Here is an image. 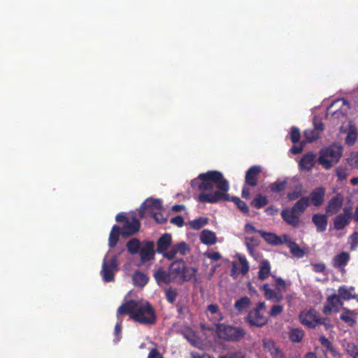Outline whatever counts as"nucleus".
Returning a JSON list of instances; mask_svg holds the SVG:
<instances>
[{"label": "nucleus", "instance_id": "52", "mask_svg": "<svg viewBox=\"0 0 358 358\" xmlns=\"http://www.w3.org/2000/svg\"><path fill=\"white\" fill-rule=\"evenodd\" d=\"M350 249L355 250L358 246V232H354L350 237Z\"/></svg>", "mask_w": 358, "mask_h": 358}, {"label": "nucleus", "instance_id": "49", "mask_svg": "<svg viewBox=\"0 0 358 358\" xmlns=\"http://www.w3.org/2000/svg\"><path fill=\"white\" fill-rule=\"evenodd\" d=\"M304 136L306 139L311 142L318 138L319 132L312 130H306L304 132Z\"/></svg>", "mask_w": 358, "mask_h": 358}, {"label": "nucleus", "instance_id": "34", "mask_svg": "<svg viewBox=\"0 0 358 358\" xmlns=\"http://www.w3.org/2000/svg\"><path fill=\"white\" fill-rule=\"evenodd\" d=\"M355 315V311L345 309V313L341 315V319L350 327H352L355 324V319L353 317Z\"/></svg>", "mask_w": 358, "mask_h": 358}, {"label": "nucleus", "instance_id": "45", "mask_svg": "<svg viewBox=\"0 0 358 358\" xmlns=\"http://www.w3.org/2000/svg\"><path fill=\"white\" fill-rule=\"evenodd\" d=\"M348 162L353 168L358 169V152H352L348 158Z\"/></svg>", "mask_w": 358, "mask_h": 358}, {"label": "nucleus", "instance_id": "25", "mask_svg": "<svg viewBox=\"0 0 358 358\" xmlns=\"http://www.w3.org/2000/svg\"><path fill=\"white\" fill-rule=\"evenodd\" d=\"M200 240L205 245H212L216 243L217 237L215 232L204 229L200 234Z\"/></svg>", "mask_w": 358, "mask_h": 358}, {"label": "nucleus", "instance_id": "3", "mask_svg": "<svg viewBox=\"0 0 358 358\" xmlns=\"http://www.w3.org/2000/svg\"><path fill=\"white\" fill-rule=\"evenodd\" d=\"M216 334L219 338L231 343H239L246 336V331L238 326L218 323L216 324Z\"/></svg>", "mask_w": 358, "mask_h": 358}, {"label": "nucleus", "instance_id": "44", "mask_svg": "<svg viewBox=\"0 0 358 358\" xmlns=\"http://www.w3.org/2000/svg\"><path fill=\"white\" fill-rule=\"evenodd\" d=\"M175 246L176 248L177 252L182 255H185L189 251L188 245L185 242H180L176 244Z\"/></svg>", "mask_w": 358, "mask_h": 358}, {"label": "nucleus", "instance_id": "6", "mask_svg": "<svg viewBox=\"0 0 358 358\" xmlns=\"http://www.w3.org/2000/svg\"><path fill=\"white\" fill-rule=\"evenodd\" d=\"M266 306L264 302H259L248 314L245 322L250 325L262 327L267 324L268 318L265 315Z\"/></svg>", "mask_w": 358, "mask_h": 358}, {"label": "nucleus", "instance_id": "47", "mask_svg": "<svg viewBox=\"0 0 358 358\" xmlns=\"http://www.w3.org/2000/svg\"><path fill=\"white\" fill-rule=\"evenodd\" d=\"M303 332L302 330L296 328L294 329H292V341L294 342H300L302 340V338L303 337Z\"/></svg>", "mask_w": 358, "mask_h": 358}, {"label": "nucleus", "instance_id": "53", "mask_svg": "<svg viewBox=\"0 0 358 358\" xmlns=\"http://www.w3.org/2000/svg\"><path fill=\"white\" fill-rule=\"evenodd\" d=\"M306 141H301L299 145H292V154H299L301 153L303 150L304 149V147L306 146Z\"/></svg>", "mask_w": 358, "mask_h": 358}, {"label": "nucleus", "instance_id": "12", "mask_svg": "<svg viewBox=\"0 0 358 358\" xmlns=\"http://www.w3.org/2000/svg\"><path fill=\"white\" fill-rule=\"evenodd\" d=\"M258 233L262 236V237L268 244L279 245L285 242L287 243L288 247L291 249V241L288 240V236H284V241H282L280 236H277L274 233L266 232L264 231H259Z\"/></svg>", "mask_w": 358, "mask_h": 358}, {"label": "nucleus", "instance_id": "22", "mask_svg": "<svg viewBox=\"0 0 358 358\" xmlns=\"http://www.w3.org/2000/svg\"><path fill=\"white\" fill-rule=\"evenodd\" d=\"M172 238L170 234H163L157 242V252L163 254L171 246Z\"/></svg>", "mask_w": 358, "mask_h": 358}, {"label": "nucleus", "instance_id": "48", "mask_svg": "<svg viewBox=\"0 0 358 358\" xmlns=\"http://www.w3.org/2000/svg\"><path fill=\"white\" fill-rule=\"evenodd\" d=\"M178 254L176 248L173 245L169 251H165L162 255L164 257L168 259L169 260H171L175 258L176 255Z\"/></svg>", "mask_w": 358, "mask_h": 358}, {"label": "nucleus", "instance_id": "8", "mask_svg": "<svg viewBox=\"0 0 358 358\" xmlns=\"http://www.w3.org/2000/svg\"><path fill=\"white\" fill-rule=\"evenodd\" d=\"M117 255H106L102 263L101 275L104 282H109L114 280L115 273L119 270Z\"/></svg>", "mask_w": 358, "mask_h": 358}, {"label": "nucleus", "instance_id": "40", "mask_svg": "<svg viewBox=\"0 0 358 358\" xmlns=\"http://www.w3.org/2000/svg\"><path fill=\"white\" fill-rule=\"evenodd\" d=\"M165 296L168 302L173 303L176 301L178 292L176 289L169 287L165 290Z\"/></svg>", "mask_w": 358, "mask_h": 358}, {"label": "nucleus", "instance_id": "30", "mask_svg": "<svg viewBox=\"0 0 358 358\" xmlns=\"http://www.w3.org/2000/svg\"><path fill=\"white\" fill-rule=\"evenodd\" d=\"M349 259V253L346 252H343L334 257L333 259L334 266L336 268H339L342 266H345L348 263Z\"/></svg>", "mask_w": 358, "mask_h": 358}, {"label": "nucleus", "instance_id": "61", "mask_svg": "<svg viewBox=\"0 0 358 358\" xmlns=\"http://www.w3.org/2000/svg\"><path fill=\"white\" fill-rule=\"evenodd\" d=\"M303 187L301 185H299L296 187V191L292 192V200L294 199L298 198L300 195L303 194Z\"/></svg>", "mask_w": 358, "mask_h": 358}, {"label": "nucleus", "instance_id": "46", "mask_svg": "<svg viewBox=\"0 0 358 358\" xmlns=\"http://www.w3.org/2000/svg\"><path fill=\"white\" fill-rule=\"evenodd\" d=\"M151 215L159 224H164L166 222V218L159 210L157 212L152 211Z\"/></svg>", "mask_w": 358, "mask_h": 358}, {"label": "nucleus", "instance_id": "62", "mask_svg": "<svg viewBox=\"0 0 358 358\" xmlns=\"http://www.w3.org/2000/svg\"><path fill=\"white\" fill-rule=\"evenodd\" d=\"M241 273L245 275L249 271V266L247 262V261L244 259H241Z\"/></svg>", "mask_w": 358, "mask_h": 358}, {"label": "nucleus", "instance_id": "19", "mask_svg": "<svg viewBox=\"0 0 358 358\" xmlns=\"http://www.w3.org/2000/svg\"><path fill=\"white\" fill-rule=\"evenodd\" d=\"M262 342L264 349L270 352L272 358H284L282 352L271 339L264 338Z\"/></svg>", "mask_w": 358, "mask_h": 358}, {"label": "nucleus", "instance_id": "10", "mask_svg": "<svg viewBox=\"0 0 358 358\" xmlns=\"http://www.w3.org/2000/svg\"><path fill=\"white\" fill-rule=\"evenodd\" d=\"M299 320L302 324L313 328L323 323L322 318L320 317L319 313L314 309L301 312L299 315Z\"/></svg>", "mask_w": 358, "mask_h": 358}, {"label": "nucleus", "instance_id": "39", "mask_svg": "<svg viewBox=\"0 0 358 358\" xmlns=\"http://www.w3.org/2000/svg\"><path fill=\"white\" fill-rule=\"evenodd\" d=\"M357 135L354 127L350 126L347 136L345 138V142L348 145H352L357 139Z\"/></svg>", "mask_w": 358, "mask_h": 358}, {"label": "nucleus", "instance_id": "27", "mask_svg": "<svg viewBox=\"0 0 358 358\" xmlns=\"http://www.w3.org/2000/svg\"><path fill=\"white\" fill-rule=\"evenodd\" d=\"M121 232V228L119 226L114 225L112 227L108 238V245L110 248H113L117 245Z\"/></svg>", "mask_w": 358, "mask_h": 358}, {"label": "nucleus", "instance_id": "18", "mask_svg": "<svg viewBox=\"0 0 358 358\" xmlns=\"http://www.w3.org/2000/svg\"><path fill=\"white\" fill-rule=\"evenodd\" d=\"M343 203V197L341 194H336L331 198L325 208L326 213L329 215H332L338 212Z\"/></svg>", "mask_w": 358, "mask_h": 358}, {"label": "nucleus", "instance_id": "41", "mask_svg": "<svg viewBox=\"0 0 358 358\" xmlns=\"http://www.w3.org/2000/svg\"><path fill=\"white\" fill-rule=\"evenodd\" d=\"M308 250L306 248H301L295 243L292 242V255L296 257H301L308 254Z\"/></svg>", "mask_w": 358, "mask_h": 358}, {"label": "nucleus", "instance_id": "5", "mask_svg": "<svg viewBox=\"0 0 358 358\" xmlns=\"http://www.w3.org/2000/svg\"><path fill=\"white\" fill-rule=\"evenodd\" d=\"M341 155L342 147L334 144L321 150L318 162L324 168L329 169L338 162Z\"/></svg>", "mask_w": 358, "mask_h": 358}, {"label": "nucleus", "instance_id": "11", "mask_svg": "<svg viewBox=\"0 0 358 358\" xmlns=\"http://www.w3.org/2000/svg\"><path fill=\"white\" fill-rule=\"evenodd\" d=\"M309 205V197L304 196L297 201L292 206V227L299 224L301 216Z\"/></svg>", "mask_w": 358, "mask_h": 358}, {"label": "nucleus", "instance_id": "9", "mask_svg": "<svg viewBox=\"0 0 358 358\" xmlns=\"http://www.w3.org/2000/svg\"><path fill=\"white\" fill-rule=\"evenodd\" d=\"M261 171V167L259 166H252L246 171L245 184L241 192V196L243 199H250V192L248 187H255L257 185L258 176Z\"/></svg>", "mask_w": 358, "mask_h": 358}, {"label": "nucleus", "instance_id": "38", "mask_svg": "<svg viewBox=\"0 0 358 358\" xmlns=\"http://www.w3.org/2000/svg\"><path fill=\"white\" fill-rule=\"evenodd\" d=\"M286 184V180H277L276 182L271 183L269 185V188L272 192H280L285 189Z\"/></svg>", "mask_w": 358, "mask_h": 358}, {"label": "nucleus", "instance_id": "1", "mask_svg": "<svg viewBox=\"0 0 358 358\" xmlns=\"http://www.w3.org/2000/svg\"><path fill=\"white\" fill-rule=\"evenodd\" d=\"M199 189L204 191L198 196L201 203H216L220 201H228L230 196L228 194L229 183L218 171H209L200 173Z\"/></svg>", "mask_w": 358, "mask_h": 358}, {"label": "nucleus", "instance_id": "17", "mask_svg": "<svg viewBox=\"0 0 358 358\" xmlns=\"http://www.w3.org/2000/svg\"><path fill=\"white\" fill-rule=\"evenodd\" d=\"M141 227V223L139 220L134 217H132L131 221L128 220L125 224H124L122 228L121 229V235L122 237H128L135 234L138 232Z\"/></svg>", "mask_w": 358, "mask_h": 358}, {"label": "nucleus", "instance_id": "64", "mask_svg": "<svg viewBox=\"0 0 358 358\" xmlns=\"http://www.w3.org/2000/svg\"><path fill=\"white\" fill-rule=\"evenodd\" d=\"M207 309L211 314H216L220 310L218 305L215 303L208 305Z\"/></svg>", "mask_w": 358, "mask_h": 358}, {"label": "nucleus", "instance_id": "31", "mask_svg": "<svg viewBox=\"0 0 358 358\" xmlns=\"http://www.w3.org/2000/svg\"><path fill=\"white\" fill-rule=\"evenodd\" d=\"M268 199L266 196L261 194H258L250 202V206L256 209H259L268 204Z\"/></svg>", "mask_w": 358, "mask_h": 358}, {"label": "nucleus", "instance_id": "4", "mask_svg": "<svg viewBox=\"0 0 358 358\" xmlns=\"http://www.w3.org/2000/svg\"><path fill=\"white\" fill-rule=\"evenodd\" d=\"M169 270L173 280L179 279L182 282L191 280L197 271L192 267L187 266L183 259H178L173 262L170 264Z\"/></svg>", "mask_w": 358, "mask_h": 358}, {"label": "nucleus", "instance_id": "16", "mask_svg": "<svg viewBox=\"0 0 358 358\" xmlns=\"http://www.w3.org/2000/svg\"><path fill=\"white\" fill-rule=\"evenodd\" d=\"M352 217L351 208H345L343 213L337 215L334 220V228L337 230L343 229L349 223Z\"/></svg>", "mask_w": 358, "mask_h": 358}, {"label": "nucleus", "instance_id": "58", "mask_svg": "<svg viewBox=\"0 0 358 358\" xmlns=\"http://www.w3.org/2000/svg\"><path fill=\"white\" fill-rule=\"evenodd\" d=\"M348 351L353 356L354 358L358 357V350L355 344L348 345Z\"/></svg>", "mask_w": 358, "mask_h": 358}, {"label": "nucleus", "instance_id": "26", "mask_svg": "<svg viewBox=\"0 0 358 358\" xmlns=\"http://www.w3.org/2000/svg\"><path fill=\"white\" fill-rule=\"evenodd\" d=\"M315 158L316 155L313 152H308L299 161L300 167L303 169H310L314 165Z\"/></svg>", "mask_w": 358, "mask_h": 358}, {"label": "nucleus", "instance_id": "56", "mask_svg": "<svg viewBox=\"0 0 358 358\" xmlns=\"http://www.w3.org/2000/svg\"><path fill=\"white\" fill-rule=\"evenodd\" d=\"M282 217L289 224H291V210L285 209L281 213Z\"/></svg>", "mask_w": 358, "mask_h": 358}, {"label": "nucleus", "instance_id": "42", "mask_svg": "<svg viewBox=\"0 0 358 358\" xmlns=\"http://www.w3.org/2000/svg\"><path fill=\"white\" fill-rule=\"evenodd\" d=\"M245 244L249 252L252 253L253 248L257 246L259 243L257 238L255 237H247L245 238Z\"/></svg>", "mask_w": 358, "mask_h": 358}, {"label": "nucleus", "instance_id": "2", "mask_svg": "<svg viewBox=\"0 0 358 358\" xmlns=\"http://www.w3.org/2000/svg\"><path fill=\"white\" fill-rule=\"evenodd\" d=\"M117 317L129 315L130 319L143 325H152L156 323V312L148 301L129 300L122 303L117 310Z\"/></svg>", "mask_w": 358, "mask_h": 358}, {"label": "nucleus", "instance_id": "50", "mask_svg": "<svg viewBox=\"0 0 358 358\" xmlns=\"http://www.w3.org/2000/svg\"><path fill=\"white\" fill-rule=\"evenodd\" d=\"M282 306L279 304L273 305L269 312V315L271 317H276L282 312Z\"/></svg>", "mask_w": 358, "mask_h": 358}, {"label": "nucleus", "instance_id": "13", "mask_svg": "<svg viewBox=\"0 0 358 358\" xmlns=\"http://www.w3.org/2000/svg\"><path fill=\"white\" fill-rule=\"evenodd\" d=\"M345 104L344 99H338L334 101L327 110V117L334 120L335 119L345 118L344 113L340 110V107Z\"/></svg>", "mask_w": 358, "mask_h": 358}, {"label": "nucleus", "instance_id": "63", "mask_svg": "<svg viewBox=\"0 0 358 358\" xmlns=\"http://www.w3.org/2000/svg\"><path fill=\"white\" fill-rule=\"evenodd\" d=\"M300 133L296 128H292V143H296L299 141Z\"/></svg>", "mask_w": 358, "mask_h": 358}, {"label": "nucleus", "instance_id": "57", "mask_svg": "<svg viewBox=\"0 0 358 358\" xmlns=\"http://www.w3.org/2000/svg\"><path fill=\"white\" fill-rule=\"evenodd\" d=\"M219 358H245V356L241 352H234L224 356H220Z\"/></svg>", "mask_w": 358, "mask_h": 358}, {"label": "nucleus", "instance_id": "7", "mask_svg": "<svg viewBox=\"0 0 358 358\" xmlns=\"http://www.w3.org/2000/svg\"><path fill=\"white\" fill-rule=\"evenodd\" d=\"M274 289L270 288L268 283H264L261 289L264 290V296L268 300L278 302L283 299V293L286 290V283L280 278L275 280Z\"/></svg>", "mask_w": 358, "mask_h": 358}, {"label": "nucleus", "instance_id": "23", "mask_svg": "<svg viewBox=\"0 0 358 358\" xmlns=\"http://www.w3.org/2000/svg\"><path fill=\"white\" fill-rule=\"evenodd\" d=\"M142 208L151 214L152 211L160 210L162 209V201L157 199L150 198L147 199L143 204Z\"/></svg>", "mask_w": 358, "mask_h": 358}, {"label": "nucleus", "instance_id": "54", "mask_svg": "<svg viewBox=\"0 0 358 358\" xmlns=\"http://www.w3.org/2000/svg\"><path fill=\"white\" fill-rule=\"evenodd\" d=\"M170 222L173 224H175L179 227H181L184 225V219L181 215H178L173 217L171 219Z\"/></svg>", "mask_w": 358, "mask_h": 358}, {"label": "nucleus", "instance_id": "33", "mask_svg": "<svg viewBox=\"0 0 358 358\" xmlns=\"http://www.w3.org/2000/svg\"><path fill=\"white\" fill-rule=\"evenodd\" d=\"M250 303L251 301L249 297L243 296L235 302L234 308L238 313H241L244 310L249 308Z\"/></svg>", "mask_w": 358, "mask_h": 358}, {"label": "nucleus", "instance_id": "28", "mask_svg": "<svg viewBox=\"0 0 358 358\" xmlns=\"http://www.w3.org/2000/svg\"><path fill=\"white\" fill-rule=\"evenodd\" d=\"M313 222L320 231H324L327 225V218L325 215L315 214L313 216Z\"/></svg>", "mask_w": 358, "mask_h": 358}, {"label": "nucleus", "instance_id": "20", "mask_svg": "<svg viewBox=\"0 0 358 358\" xmlns=\"http://www.w3.org/2000/svg\"><path fill=\"white\" fill-rule=\"evenodd\" d=\"M153 277L158 285H161L162 284L168 285L173 281L170 271L166 272L162 267L154 272Z\"/></svg>", "mask_w": 358, "mask_h": 358}, {"label": "nucleus", "instance_id": "21", "mask_svg": "<svg viewBox=\"0 0 358 358\" xmlns=\"http://www.w3.org/2000/svg\"><path fill=\"white\" fill-rule=\"evenodd\" d=\"M325 189L323 187H318L314 189L310 194V198L312 203L315 206H320L324 201Z\"/></svg>", "mask_w": 358, "mask_h": 358}, {"label": "nucleus", "instance_id": "29", "mask_svg": "<svg viewBox=\"0 0 358 358\" xmlns=\"http://www.w3.org/2000/svg\"><path fill=\"white\" fill-rule=\"evenodd\" d=\"M271 275V266L268 261H263L259 266L258 278L259 280H264Z\"/></svg>", "mask_w": 358, "mask_h": 358}, {"label": "nucleus", "instance_id": "55", "mask_svg": "<svg viewBox=\"0 0 358 358\" xmlns=\"http://www.w3.org/2000/svg\"><path fill=\"white\" fill-rule=\"evenodd\" d=\"M313 125L315 131L320 132L324 129V125L322 122L321 121L320 119L317 117H315L313 119Z\"/></svg>", "mask_w": 358, "mask_h": 358}, {"label": "nucleus", "instance_id": "59", "mask_svg": "<svg viewBox=\"0 0 358 358\" xmlns=\"http://www.w3.org/2000/svg\"><path fill=\"white\" fill-rule=\"evenodd\" d=\"M205 255L214 261H218L222 258V256L218 252H206Z\"/></svg>", "mask_w": 358, "mask_h": 358}, {"label": "nucleus", "instance_id": "15", "mask_svg": "<svg viewBox=\"0 0 358 358\" xmlns=\"http://www.w3.org/2000/svg\"><path fill=\"white\" fill-rule=\"evenodd\" d=\"M342 305L343 303L338 295L332 294L329 296L324 306L323 313L325 315H330L332 312H338L339 306Z\"/></svg>", "mask_w": 358, "mask_h": 358}, {"label": "nucleus", "instance_id": "60", "mask_svg": "<svg viewBox=\"0 0 358 358\" xmlns=\"http://www.w3.org/2000/svg\"><path fill=\"white\" fill-rule=\"evenodd\" d=\"M148 358H164V357L157 348H152L150 351Z\"/></svg>", "mask_w": 358, "mask_h": 358}, {"label": "nucleus", "instance_id": "36", "mask_svg": "<svg viewBox=\"0 0 358 358\" xmlns=\"http://www.w3.org/2000/svg\"><path fill=\"white\" fill-rule=\"evenodd\" d=\"M354 290L353 287H350L348 289L346 287H340L338 289V296L339 298H342L344 300H349L350 299H355L356 295L352 293V291Z\"/></svg>", "mask_w": 358, "mask_h": 358}, {"label": "nucleus", "instance_id": "43", "mask_svg": "<svg viewBox=\"0 0 358 358\" xmlns=\"http://www.w3.org/2000/svg\"><path fill=\"white\" fill-rule=\"evenodd\" d=\"M320 341L321 344L327 350L331 352L333 355L336 354V350L333 348L331 343L324 336H321L320 338Z\"/></svg>", "mask_w": 358, "mask_h": 358}, {"label": "nucleus", "instance_id": "24", "mask_svg": "<svg viewBox=\"0 0 358 358\" xmlns=\"http://www.w3.org/2000/svg\"><path fill=\"white\" fill-rule=\"evenodd\" d=\"M133 284L136 287H143L149 281V277L144 273L137 270L132 275Z\"/></svg>", "mask_w": 358, "mask_h": 358}, {"label": "nucleus", "instance_id": "37", "mask_svg": "<svg viewBox=\"0 0 358 358\" xmlns=\"http://www.w3.org/2000/svg\"><path fill=\"white\" fill-rule=\"evenodd\" d=\"M208 222V218L204 217H200L197 219H194L189 222L191 228L195 230H199L203 226L207 224Z\"/></svg>", "mask_w": 358, "mask_h": 358}, {"label": "nucleus", "instance_id": "51", "mask_svg": "<svg viewBox=\"0 0 358 358\" xmlns=\"http://www.w3.org/2000/svg\"><path fill=\"white\" fill-rule=\"evenodd\" d=\"M336 176H338L340 180H345L346 177L348 176V171L346 169L339 167L336 170Z\"/></svg>", "mask_w": 358, "mask_h": 358}, {"label": "nucleus", "instance_id": "35", "mask_svg": "<svg viewBox=\"0 0 358 358\" xmlns=\"http://www.w3.org/2000/svg\"><path fill=\"white\" fill-rule=\"evenodd\" d=\"M229 201H232L236 204L237 208L243 213L248 214V213H249V208H248L247 203L244 201L241 200L239 197H238V196L230 197V200Z\"/></svg>", "mask_w": 358, "mask_h": 358}, {"label": "nucleus", "instance_id": "14", "mask_svg": "<svg viewBox=\"0 0 358 358\" xmlns=\"http://www.w3.org/2000/svg\"><path fill=\"white\" fill-rule=\"evenodd\" d=\"M141 264H144L155 258V245L152 241H148L144 243L139 251Z\"/></svg>", "mask_w": 358, "mask_h": 358}, {"label": "nucleus", "instance_id": "32", "mask_svg": "<svg viewBox=\"0 0 358 358\" xmlns=\"http://www.w3.org/2000/svg\"><path fill=\"white\" fill-rule=\"evenodd\" d=\"M127 251L131 255L139 253L141 250L140 241L136 238H133L127 243Z\"/></svg>", "mask_w": 358, "mask_h": 358}]
</instances>
